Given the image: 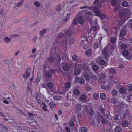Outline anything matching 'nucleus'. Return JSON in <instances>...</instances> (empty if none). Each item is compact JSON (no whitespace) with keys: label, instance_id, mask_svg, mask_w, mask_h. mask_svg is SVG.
<instances>
[{"label":"nucleus","instance_id":"nucleus-7","mask_svg":"<svg viewBox=\"0 0 132 132\" xmlns=\"http://www.w3.org/2000/svg\"><path fill=\"white\" fill-rule=\"evenodd\" d=\"M126 89L124 87L120 88L119 89V92L121 94L124 95L126 93Z\"/></svg>","mask_w":132,"mask_h":132},{"label":"nucleus","instance_id":"nucleus-60","mask_svg":"<svg viewBox=\"0 0 132 132\" xmlns=\"http://www.w3.org/2000/svg\"><path fill=\"white\" fill-rule=\"evenodd\" d=\"M102 6V3L101 2H100L98 3L96 5V6L97 7L100 8H101Z\"/></svg>","mask_w":132,"mask_h":132},{"label":"nucleus","instance_id":"nucleus-29","mask_svg":"<svg viewBox=\"0 0 132 132\" xmlns=\"http://www.w3.org/2000/svg\"><path fill=\"white\" fill-rule=\"evenodd\" d=\"M75 38L72 37L70 38L69 42L70 44H73L75 42Z\"/></svg>","mask_w":132,"mask_h":132},{"label":"nucleus","instance_id":"nucleus-35","mask_svg":"<svg viewBox=\"0 0 132 132\" xmlns=\"http://www.w3.org/2000/svg\"><path fill=\"white\" fill-rule=\"evenodd\" d=\"M129 54V52L127 50H124L123 52V55L125 56H127Z\"/></svg>","mask_w":132,"mask_h":132},{"label":"nucleus","instance_id":"nucleus-33","mask_svg":"<svg viewBox=\"0 0 132 132\" xmlns=\"http://www.w3.org/2000/svg\"><path fill=\"white\" fill-rule=\"evenodd\" d=\"M121 5L123 7H126L128 5V3L126 1H124L122 2Z\"/></svg>","mask_w":132,"mask_h":132},{"label":"nucleus","instance_id":"nucleus-45","mask_svg":"<svg viewBox=\"0 0 132 132\" xmlns=\"http://www.w3.org/2000/svg\"><path fill=\"white\" fill-rule=\"evenodd\" d=\"M11 40V39L8 37H6L5 38V40L6 43L10 42Z\"/></svg>","mask_w":132,"mask_h":132},{"label":"nucleus","instance_id":"nucleus-25","mask_svg":"<svg viewBox=\"0 0 132 132\" xmlns=\"http://www.w3.org/2000/svg\"><path fill=\"white\" fill-rule=\"evenodd\" d=\"M81 132H87V129L85 127H82L81 128Z\"/></svg>","mask_w":132,"mask_h":132},{"label":"nucleus","instance_id":"nucleus-9","mask_svg":"<svg viewBox=\"0 0 132 132\" xmlns=\"http://www.w3.org/2000/svg\"><path fill=\"white\" fill-rule=\"evenodd\" d=\"M80 105L78 104L76 105L75 109L76 111V112H78L81 110Z\"/></svg>","mask_w":132,"mask_h":132},{"label":"nucleus","instance_id":"nucleus-8","mask_svg":"<svg viewBox=\"0 0 132 132\" xmlns=\"http://www.w3.org/2000/svg\"><path fill=\"white\" fill-rule=\"evenodd\" d=\"M101 87L102 89L106 90H110L111 89L110 87L108 85H102L101 86Z\"/></svg>","mask_w":132,"mask_h":132},{"label":"nucleus","instance_id":"nucleus-26","mask_svg":"<svg viewBox=\"0 0 132 132\" xmlns=\"http://www.w3.org/2000/svg\"><path fill=\"white\" fill-rule=\"evenodd\" d=\"M91 81H92L93 83V81L96 80V77L95 76L93 75L91 77H90L89 79Z\"/></svg>","mask_w":132,"mask_h":132},{"label":"nucleus","instance_id":"nucleus-23","mask_svg":"<svg viewBox=\"0 0 132 132\" xmlns=\"http://www.w3.org/2000/svg\"><path fill=\"white\" fill-rule=\"evenodd\" d=\"M78 21L80 24L83 23L84 22V19L83 17L80 16L78 18Z\"/></svg>","mask_w":132,"mask_h":132},{"label":"nucleus","instance_id":"nucleus-59","mask_svg":"<svg viewBox=\"0 0 132 132\" xmlns=\"http://www.w3.org/2000/svg\"><path fill=\"white\" fill-rule=\"evenodd\" d=\"M46 32V30L45 29H44L40 31V35H43Z\"/></svg>","mask_w":132,"mask_h":132},{"label":"nucleus","instance_id":"nucleus-12","mask_svg":"<svg viewBox=\"0 0 132 132\" xmlns=\"http://www.w3.org/2000/svg\"><path fill=\"white\" fill-rule=\"evenodd\" d=\"M118 93L117 90L115 89L113 90L111 92L112 95L114 97L118 95Z\"/></svg>","mask_w":132,"mask_h":132},{"label":"nucleus","instance_id":"nucleus-43","mask_svg":"<svg viewBox=\"0 0 132 132\" xmlns=\"http://www.w3.org/2000/svg\"><path fill=\"white\" fill-rule=\"evenodd\" d=\"M105 63V62L104 60L101 59L100 61V64L102 65H103Z\"/></svg>","mask_w":132,"mask_h":132},{"label":"nucleus","instance_id":"nucleus-40","mask_svg":"<svg viewBox=\"0 0 132 132\" xmlns=\"http://www.w3.org/2000/svg\"><path fill=\"white\" fill-rule=\"evenodd\" d=\"M120 5L118 4L114 8V11L115 12L116 11H117L118 10L120 9Z\"/></svg>","mask_w":132,"mask_h":132},{"label":"nucleus","instance_id":"nucleus-21","mask_svg":"<svg viewBox=\"0 0 132 132\" xmlns=\"http://www.w3.org/2000/svg\"><path fill=\"white\" fill-rule=\"evenodd\" d=\"M85 53L86 56H90L91 55V50L90 49H89L87 50L85 52Z\"/></svg>","mask_w":132,"mask_h":132},{"label":"nucleus","instance_id":"nucleus-42","mask_svg":"<svg viewBox=\"0 0 132 132\" xmlns=\"http://www.w3.org/2000/svg\"><path fill=\"white\" fill-rule=\"evenodd\" d=\"M17 113H18L20 115H23L24 114V113L23 112L22 110H18Z\"/></svg>","mask_w":132,"mask_h":132},{"label":"nucleus","instance_id":"nucleus-50","mask_svg":"<svg viewBox=\"0 0 132 132\" xmlns=\"http://www.w3.org/2000/svg\"><path fill=\"white\" fill-rule=\"evenodd\" d=\"M97 28L95 26H93L90 28V29L91 30H97Z\"/></svg>","mask_w":132,"mask_h":132},{"label":"nucleus","instance_id":"nucleus-11","mask_svg":"<svg viewBox=\"0 0 132 132\" xmlns=\"http://www.w3.org/2000/svg\"><path fill=\"white\" fill-rule=\"evenodd\" d=\"M49 106L52 109H55L56 105L55 103L52 102H51L49 104Z\"/></svg>","mask_w":132,"mask_h":132},{"label":"nucleus","instance_id":"nucleus-49","mask_svg":"<svg viewBox=\"0 0 132 132\" xmlns=\"http://www.w3.org/2000/svg\"><path fill=\"white\" fill-rule=\"evenodd\" d=\"M99 16L102 19H104L106 17V16L105 14H101L100 16Z\"/></svg>","mask_w":132,"mask_h":132},{"label":"nucleus","instance_id":"nucleus-18","mask_svg":"<svg viewBox=\"0 0 132 132\" xmlns=\"http://www.w3.org/2000/svg\"><path fill=\"white\" fill-rule=\"evenodd\" d=\"M94 111L91 110L89 112V116L90 117V119L91 120L92 119V117L94 116Z\"/></svg>","mask_w":132,"mask_h":132},{"label":"nucleus","instance_id":"nucleus-64","mask_svg":"<svg viewBox=\"0 0 132 132\" xmlns=\"http://www.w3.org/2000/svg\"><path fill=\"white\" fill-rule=\"evenodd\" d=\"M69 18L68 16L65 17L63 20V21L64 22H67L69 20Z\"/></svg>","mask_w":132,"mask_h":132},{"label":"nucleus","instance_id":"nucleus-32","mask_svg":"<svg viewBox=\"0 0 132 132\" xmlns=\"http://www.w3.org/2000/svg\"><path fill=\"white\" fill-rule=\"evenodd\" d=\"M62 7L60 5H58L55 8L56 10L57 11H60Z\"/></svg>","mask_w":132,"mask_h":132},{"label":"nucleus","instance_id":"nucleus-1","mask_svg":"<svg viewBox=\"0 0 132 132\" xmlns=\"http://www.w3.org/2000/svg\"><path fill=\"white\" fill-rule=\"evenodd\" d=\"M102 55L103 58L106 60H107L110 56L109 48L107 46L103 49L102 51Z\"/></svg>","mask_w":132,"mask_h":132},{"label":"nucleus","instance_id":"nucleus-31","mask_svg":"<svg viewBox=\"0 0 132 132\" xmlns=\"http://www.w3.org/2000/svg\"><path fill=\"white\" fill-rule=\"evenodd\" d=\"M92 68L93 70L95 71H97L98 69V66L96 65H94L92 67Z\"/></svg>","mask_w":132,"mask_h":132},{"label":"nucleus","instance_id":"nucleus-37","mask_svg":"<svg viewBox=\"0 0 132 132\" xmlns=\"http://www.w3.org/2000/svg\"><path fill=\"white\" fill-rule=\"evenodd\" d=\"M99 97V95L97 93H95L93 95V99L96 100L98 99Z\"/></svg>","mask_w":132,"mask_h":132},{"label":"nucleus","instance_id":"nucleus-4","mask_svg":"<svg viewBox=\"0 0 132 132\" xmlns=\"http://www.w3.org/2000/svg\"><path fill=\"white\" fill-rule=\"evenodd\" d=\"M71 30H68L67 31L64 33V36H65V39L63 41V43L65 44H67V38L68 37L71 36Z\"/></svg>","mask_w":132,"mask_h":132},{"label":"nucleus","instance_id":"nucleus-22","mask_svg":"<svg viewBox=\"0 0 132 132\" xmlns=\"http://www.w3.org/2000/svg\"><path fill=\"white\" fill-rule=\"evenodd\" d=\"M126 34V31L123 30L121 29L120 32V36L122 37L124 36Z\"/></svg>","mask_w":132,"mask_h":132},{"label":"nucleus","instance_id":"nucleus-54","mask_svg":"<svg viewBox=\"0 0 132 132\" xmlns=\"http://www.w3.org/2000/svg\"><path fill=\"white\" fill-rule=\"evenodd\" d=\"M116 41V39L114 37H112L111 38V42L112 43H114Z\"/></svg>","mask_w":132,"mask_h":132},{"label":"nucleus","instance_id":"nucleus-17","mask_svg":"<svg viewBox=\"0 0 132 132\" xmlns=\"http://www.w3.org/2000/svg\"><path fill=\"white\" fill-rule=\"evenodd\" d=\"M80 92L78 89H75L73 90V93L74 94L78 95L80 94Z\"/></svg>","mask_w":132,"mask_h":132},{"label":"nucleus","instance_id":"nucleus-52","mask_svg":"<svg viewBox=\"0 0 132 132\" xmlns=\"http://www.w3.org/2000/svg\"><path fill=\"white\" fill-rule=\"evenodd\" d=\"M77 56L75 55H74L72 58V60L73 61H76L77 59Z\"/></svg>","mask_w":132,"mask_h":132},{"label":"nucleus","instance_id":"nucleus-48","mask_svg":"<svg viewBox=\"0 0 132 132\" xmlns=\"http://www.w3.org/2000/svg\"><path fill=\"white\" fill-rule=\"evenodd\" d=\"M111 1V3L112 5L113 6H115L117 0H113Z\"/></svg>","mask_w":132,"mask_h":132},{"label":"nucleus","instance_id":"nucleus-2","mask_svg":"<svg viewBox=\"0 0 132 132\" xmlns=\"http://www.w3.org/2000/svg\"><path fill=\"white\" fill-rule=\"evenodd\" d=\"M98 121L99 122L101 120V123L103 125H106L107 124H109V122L102 116L100 115L98 119Z\"/></svg>","mask_w":132,"mask_h":132},{"label":"nucleus","instance_id":"nucleus-46","mask_svg":"<svg viewBox=\"0 0 132 132\" xmlns=\"http://www.w3.org/2000/svg\"><path fill=\"white\" fill-rule=\"evenodd\" d=\"M126 45L125 44H122L121 45L120 48L122 50H124L126 48Z\"/></svg>","mask_w":132,"mask_h":132},{"label":"nucleus","instance_id":"nucleus-24","mask_svg":"<svg viewBox=\"0 0 132 132\" xmlns=\"http://www.w3.org/2000/svg\"><path fill=\"white\" fill-rule=\"evenodd\" d=\"M74 73L76 75H78L80 73V70L78 69H75L74 70Z\"/></svg>","mask_w":132,"mask_h":132},{"label":"nucleus","instance_id":"nucleus-36","mask_svg":"<svg viewBox=\"0 0 132 132\" xmlns=\"http://www.w3.org/2000/svg\"><path fill=\"white\" fill-rule=\"evenodd\" d=\"M61 96H54L53 97V98L55 100H59L60 98H61Z\"/></svg>","mask_w":132,"mask_h":132},{"label":"nucleus","instance_id":"nucleus-56","mask_svg":"<svg viewBox=\"0 0 132 132\" xmlns=\"http://www.w3.org/2000/svg\"><path fill=\"white\" fill-rule=\"evenodd\" d=\"M94 47L95 48H97L99 47V45L98 43H95L94 46Z\"/></svg>","mask_w":132,"mask_h":132},{"label":"nucleus","instance_id":"nucleus-55","mask_svg":"<svg viewBox=\"0 0 132 132\" xmlns=\"http://www.w3.org/2000/svg\"><path fill=\"white\" fill-rule=\"evenodd\" d=\"M65 132H70V129L68 127H66L65 128Z\"/></svg>","mask_w":132,"mask_h":132},{"label":"nucleus","instance_id":"nucleus-10","mask_svg":"<svg viewBox=\"0 0 132 132\" xmlns=\"http://www.w3.org/2000/svg\"><path fill=\"white\" fill-rule=\"evenodd\" d=\"M130 123L128 122L126 120L123 121L121 123L122 125L124 127H127L128 125L130 124Z\"/></svg>","mask_w":132,"mask_h":132},{"label":"nucleus","instance_id":"nucleus-63","mask_svg":"<svg viewBox=\"0 0 132 132\" xmlns=\"http://www.w3.org/2000/svg\"><path fill=\"white\" fill-rule=\"evenodd\" d=\"M124 13H123V10L121 11V12L119 14V16L120 17H122L124 15Z\"/></svg>","mask_w":132,"mask_h":132},{"label":"nucleus","instance_id":"nucleus-41","mask_svg":"<svg viewBox=\"0 0 132 132\" xmlns=\"http://www.w3.org/2000/svg\"><path fill=\"white\" fill-rule=\"evenodd\" d=\"M23 3V0H22V1H21L20 2H19V3H18L17 4V6L18 7H20L22 5Z\"/></svg>","mask_w":132,"mask_h":132},{"label":"nucleus","instance_id":"nucleus-53","mask_svg":"<svg viewBox=\"0 0 132 132\" xmlns=\"http://www.w3.org/2000/svg\"><path fill=\"white\" fill-rule=\"evenodd\" d=\"M34 4L37 7L39 6L40 5V4L38 1L35 2L34 3Z\"/></svg>","mask_w":132,"mask_h":132},{"label":"nucleus","instance_id":"nucleus-61","mask_svg":"<svg viewBox=\"0 0 132 132\" xmlns=\"http://www.w3.org/2000/svg\"><path fill=\"white\" fill-rule=\"evenodd\" d=\"M70 126L71 127H73L74 126V123L73 121H70L69 122Z\"/></svg>","mask_w":132,"mask_h":132},{"label":"nucleus","instance_id":"nucleus-20","mask_svg":"<svg viewBox=\"0 0 132 132\" xmlns=\"http://www.w3.org/2000/svg\"><path fill=\"white\" fill-rule=\"evenodd\" d=\"M117 101L116 98H113L111 99L110 102L113 104H115L117 103Z\"/></svg>","mask_w":132,"mask_h":132},{"label":"nucleus","instance_id":"nucleus-47","mask_svg":"<svg viewBox=\"0 0 132 132\" xmlns=\"http://www.w3.org/2000/svg\"><path fill=\"white\" fill-rule=\"evenodd\" d=\"M95 13L96 15L98 16H100V14H101L100 12L99 11L97 10V11L95 12Z\"/></svg>","mask_w":132,"mask_h":132},{"label":"nucleus","instance_id":"nucleus-57","mask_svg":"<svg viewBox=\"0 0 132 132\" xmlns=\"http://www.w3.org/2000/svg\"><path fill=\"white\" fill-rule=\"evenodd\" d=\"M128 89L129 91H131L132 90V86L130 85L128 86Z\"/></svg>","mask_w":132,"mask_h":132},{"label":"nucleus","instance_id":"nucleus-58","mask_svg":"<svg viewBox=\"0 0 132 132\" xmlns=\"http://www.w3.org/2000/svg\"><path fill=\"white\" fill-rule=\"evenodd\" d=\"M77 20L76 19H74L73 23L72 24L74 25H75L77 24Z\"/></svg>","mask_w":132,"mask_h":132},{"label":"nucleus","instance_id":"nucleus-39","mask_svg":"<svg viewBox=\"0 0 132 132\" xmlns=\"http://www.w3.org/2000/svg\"><path fill=\"white\" fill-rule=\"evenodd\" d=\"M85 82V80L82 78H80L79 80V82L80 84H83Z\"/></svg>","mask_w":132,"mask_h":132},{"label":"nucleus","instance_id":"nucleus-19","mask_svg":"<svg viewBox=\"0 0 132 132\" xmlns=\"http://www.w3.org/2000/svg\"><path fill=\"white\" fill-rule=\"evenodd\" d=\"M109 72L110 74H114L116 73V71L115 69H112L109 70Z\"/></svg>","mask_w":132,"mask_h":132},{"label":"nucleus","instance_id":"nucleus-34","mask_svg":"<svg viewBox=\"0 0 132 132\" xmlns=\"http://www.w3.org/2000/svg\"><path fill=\"white\" fill-rule=\"evenodd\" d=\"M1 128L3 130L7 131L8 130V128L2 124L1 126Z\"/></svg>","mask_w":132,"mask_h":132},{"label":"nucleus","instance_id":"nucleus-3","mask_svg":"<svg viewBox=\"0 0 132 132\" xmlns=\"http://www.w3.org/2000/svg\"><path fill=\"white\" fill-rule=\"evenodd\" d=\"M44 77L46 81H49L51 80L52 76L51 73L49 72L45 71L44 75Z\"/></svg>","mask_w":132,"mask_h":132},{"label":"nucleus","instance_id":"nucleus-5","mask_svg":"<svg viewBox=\"0 0 132 132\" xmlns=\"http://www.w3.org/2000/svg\"><path fill=\"white\" fill-rule=\"evenodd\" d=\"M62 68L65 71L68 70L69 68V64L67 62H64L62 63Z\"/></svg>","mask_w":132,"mask_h":132},{"label":"nucleus","instance_id":"nucleus-15","mask_svg":"<svg viewBox=\"0 0 132 132\" xmlns=\"http://www.w3.org/2000/svg\"><path fill=\"white\" fill-rule=\"evenodd\" d=\"M87 98L86 95L84 94L81 95L80 97V100L81 101H84Z\"/></svg>","mask_w":132,"mask_h":132},{"label":"nucleus","instance_id":"nucleus-14","mask_svg":"<svg viewBox=\"0 0 132 132\" xmlns=\"http://www.w3.org/2000/svg\"><path fill=\"white\" fill-rule=\"evenodd\" d=\"M98 81L100 84H102L105 83L107 80L105 79V78H100Z\"/></svg>","mask_w":132,"mask_h":132},{"label":"nucleus","instance_id":"nucleus-27","mask_svg":"<svg viewBox=\"0 0 132 132\" xmlns=\"http://www.w3.org/2000/svg\"><path fill=\"white\" fill-rule=\"evenodd\" d=\"M47 85L50 88H52L53 86V83L52 82H49L47 84Z\"/></svg>","mask_w":132,"mask_h":132},{"label":"nucleus","instance_id":"nucleus-62","mask_svg":"<svg viewBox=\"0 0 132 132\" xmlns=\"http://www.w3.org/2000/svg\"><path fill=\"white\" fill-rule=\"evenodd\" d=\"M54 60L53 57H50L49 58V61L50 62H53Z\"/></svg>","mask_w":132,"mask_h":132},{"label":"nucleus","instance_id":"nucleus-51","mask_svg":"<svg viewBox=\"0 0 132 132\" xmlns=\"http://www.w3.org/2000/svg\"><path fill=\"white\" fill-rule=\"evenodd\" d=\"M56 69H51L49 70V72L51 73L55 74L56 72Z\"/></svg>","mask_w":132,"mask_h":132},{"label":"nucleus","instance_id":"nucleus-38","mask_svg":"<svg viewBox=\"0 0 132 132\" xmlns=\"http://www.w3.org/2000/svg\"><path fill=\"white\" fill-rule=\"evenodd\" d=\"M71 85V83L69 82H68L65 83V87L67 88L70 87Z\"/></svg>","mask_w":132,"mask_h":132},{"label":"nucleus","instance_id":"nucleus-28","mask_svg":"<svg viewBox=\"0 0 132 132\" xmlns=\"http://www.w3.org/2000/svg\"><path fill=\"white\" fill-rule=\"evenodd\" d=\"M64 34H63L62 32H60L57 35L58 37L59 38L63 37L65 39V36H64Z\"/></svg>","mask_w":132,"mask_h":132},{"label":"nucleus","instance_id":"nucleus-44","mask_svg":"<svg viewBox=\"0 0 132 132\" xmlns=\"http://www.w3.org/2000/svg\"><path fill=\"white\" fill-rule=\"evenodd\" d=\"M106 75L105 73H103L100 78H105L106 77Z\"/></svg>","mask_w":132,"mask_h":132},{"label":"nucleus","instance_id":"nucleus-30","mask_svg":"<svg viewBox=\"0 0 132 132\" xmlns=\"http://www.w3.org/2000/svg\"><path fill=\"white\" fill-rule=\"evenodd\" d=\"M84 78L87 80H88L90 77L87 74H84Z\"/></svg>","mask_w":132,"mask_h":132},{"label":"nucleus","instance_id":"nucleus-16","mask_svg":"<svg viewBox=\"0 0 132 132\" xmlns=\"http://www.w3.org/2000/svg\"><path fill=\"white\" fill-rule=\"evenodd\" d=\"M122 131V129L119 126H117L114 129L115 132H121Z\"/></svg>","mask_w":132,"mask_h":132},{"label":"nucleus","instance_id":"nucleus-6","mask_svg":"<svg viewBox=\"0 0 132 132\" xmlns=\"http://www.w3.org/2000/svg\"><path fill=\"white\" fill-rule=\"evenodd\" d=\"M31 72L30 70L28 68H27L25 72L23 75V76L24 78H27L29 77L30 75Z\"/></svg>","mask_w":132,"mask_h":132},{"label":"nucleus","instance_id":"nucleus-13","mask_svg":"<svg viewBox=\"0 0 132 132\" xmlns=\"http://www.w3.org/2000/svg\"><path fill=\"white\" fill-rule=\"evenodd\" d=\"M100 97L101 99L102 100H104L106 98V96L105 93H102L100 94Z\"/></svg>","mask_w":132,"mask_h":132}]
</instances>
